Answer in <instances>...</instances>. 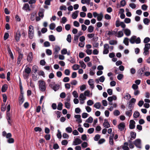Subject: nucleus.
Instances as JSON below:
<instances>
[{"instance_id": "nucleus-1", "label": "nucleus", "mask_w": 150, "mask_h": 150, "mask_svg": "<svg viewBox=\"0 0 150 150\" xmlns=\"http://www.w3.org/2000/svg\"><path fill=\"white\" fill-rule=\"evenodd\" d=\"M150 41V39L149 37L145 38L143 42L144 43H146L144 45V51L143 54L145 56L148 55L149 54V50L150 48V44L148 43Z\"/></svg>"}, {"instance_id": "nucleus-2", "label": "nucleus", "mask_w": 150, "mask_h": 150, "mask_svg": "<svg viewBox=\"0 0 150 150\" xmlns=\"http://www.w3.org/2000/svg\"><path fill=\"white\" fill-rule=\"evenodd\" d=\"M38 82L39 90L42 92H45L46 88L45 82L42 80H39Z\"/></svg>"}, {"instance_id": "nucleus-3", "label": "nucleus", "mask_w": 150, "mask_h": 150, "mask_svg": "<svg viewBox=\"0 0 150 150\" xmlns=\"http://www.w3.org/2000/svg\"><path fill=\"white\" fill-rule=\"evenodd\" d=\"M129 41L132 44H133L136 43L137 44H139L141 43V40L139 37L137 38L136 36H132L130 39Z\"/></svg>"}, {"instance_id": "nucleus-4", "label": "nucleus", "mask_w": 150, "mask_h": 150, "mask_svg": "<svg viewBox=\"0 0 150 150\" xmlns=\"http://www.w3.org/2000/svg\"><path fill=\"white\" fill-rule=\"evenodd\" d=\"M11 109V106L10 104L8 105L7 107V110L6 111V118L8 121V124L11 125V115L9 113Z\"/></svg>"}, {"instance_id": "nucleus-5", "label": "nucleus", "mask_w": 150, "mask_h": 150, "mask_svg": "<svg viewBox=\"0 0 150 150\" xmlns=\"http://www.w3.org/2000/svg\"><path fill=\"white\" fill-rule=\"evenodd\" d=\"M28 36L29 38L32 39H33L34 35V30L33 26L30 25L29 26Z\"/></svg>"}, {"instance_id": "nucleus-6", "label": "nucleus", "mask_w": 150, "mask_h": 150, "mask_svg": "<svg viewBox=\"0 0 150 150\" xmlns=\"http://www.w3.org/2000/svg\"><path fill=\"white\" fill-rule=\"evenodd\" d=\"M133 143L135 146L139 149H141V140L140 139H136L133 142Z\"/></svg>"}, {"instance_id": "nucleus-7", "label": "nucleus", "mask_w": 150, "mask_h": 150, "mask_svg": "<svg viewBox=\"0 0 150 150\" xmlns=\"http://www.w3.org/2000/svg\"><path fill=\"white\" fill-rule=\"evenodd\" d=\"M146 68H148L145 66L143 68H140L137 71V73L140 76H142V74L144 73Z\"/></svg>"}, {"instance_id": "nucleus-8", "label": "nucleus", "mask_w": 150, "mask_h": 150, "mask_svg": "<svg viewBox=\"0 0 150 150\" xmlns=\"http://www.w3.org/2000/svg\"><path fill=\"white\" fill-rule=\"evenodd\" d=\"M23 94V93L21 92L19 98V104L20 105H21L24 101Z\"/></svg>"}, {"instance_id": "nucleus-9", "label": "nucleus", "mask_w": 150, "mask_h": 150, "mask_svg": "<svg viewBox=\"0 0 150 150\" xmlns=\"http://www.w3.org/2000/svg\"><path fill=\"white\" fill-rule=\"evenodd\" d=\"M82 142V141L80 139L76 138L73 141L72 144L74 145H77L81 144Z\"/></svg>"}, {"instance_id": "nucleus-10", "label": "nucleus", "mask_w": 150, "mask_h": 150, "mask_svg": "<svg viewBox=\"0 0 150 150\" xmlns=\"http://www.w3.org/2000/svg\"><path fill=\"white\" fill-rule=\"evenodd\" d=\"M125 127V124L124 122L120 123L118 125V128L121 131L123 130Z\"/></svg>"}, {"instance_id": "nucleus-11", "label": "nucleus", "mask_w": 150, "mask_h": 150, "mask_svg": "<svg viewBox=\"0 0 150 150\" xmlns=\"http://www.w3.org/2000/svg\"><path fill=\"white\" fill-rule=\"evenodd\" d=\"M23 57V54L21 53H19L17 58V64L18 65L19 64Z\"/></svg>"}, {"instance_id": "nucleus-12", "label": "nucleus", "mask_w": 150, "mask_h": 150, "mask_svg": "<svg viewBox=\"0 0 150 150\" xmlns=\"http://www.w3.org/2000/svg\"><path fill=\"white\" fill-rule=\"evenodd\" d=\"M130 124L129 125V128L130 129H134L135 127V122L133 120H131L130 121Z\"/></svg>"}, {"instance_id": "nucleus-13", "label": "nucleus", "mask_w": 150, "mask_h": 150, "mask_svg": "<svg viewBox=\"0 0 150 150\" xmlns=\"http://www.w3.org/2000/svg\"><path fill=\"white\" fill-rule=\"evenodd\" d=\"M21 36V34L20 32L19 31H17L15 37V39L17 42H18L19 41Z\"/></svg>"}, {"instance_id": "nucleus-14", "label": "nucleus", "mask_w": 150, "mask_h": 150, "mask_svg": "<svg viewBox=\"0 0 150 150\" xmlns=\"http://www.w3.org/2000/svg\"><path fill=\"white\" fill-rule=\"evenodd\" d=\"M33 58V54L31 52H30L27 57V60L29 62H30L32 61Z\"/></svg>"}, {"instance_id": "nucleus-15", "label": "nucleus", "mask_w": 150, "mask_h": 150, "mask_svg": "<svg viewBox=\"0 0 150 150\" xmlns=\"http://www.w3.org/2000/svg\"><path fill=\"white\" fill-rule=\"evenodd\" d=\"M22 9L25 11H30V10L29 8V5L27 3L25 4L24 5L22 8Z\"/></svg>"}, {"instance_id": "nucleus-16", "label": "nucleus", "mask_w": 150, "mask_h": 150, "mask_svg": "<svg viewBox=\"0 0 150 150\" xmlns=\"http://www.w3.org/2000/svg\"><path fill=\"white\" fill-rule=\"evenodd\" d=\"M89 85L90 86L91 88L93 89L94 88V82L93 79H90L88 81Z\"/></svg>"}, {"instance_id": "nucleus-17", "label": "nucleus", "mask_w": 150, "mask_h": 150, "mask_svg": "<svg viewBox=\"0 0 150 150\" xmlns=\"http://www.w3.org/2000/svg\"><path fill=\"white\" fill-rule=\"evenodd\" d=\"M79 12L78 11H76L73 13L72 15V17L73 19H75L77 18L78 16Z\"/></svg>"}, {"instance_id": "nucleus-18", "label": "nucleus", "mask_w": 150, "mask_h": 150, "mask_svg": "<svg viewBox=\"0 0 150 150\" xmlns=\"http://www.w3.org/2000/svg\"><path fill=\"white\" fill-rule=\"evenodd\" d=\"M83 94L85 96H87L88 97L91 96L92 95V93H91L90 91L88 90H87L85 91Z\"/></svg>"}, {"instance_id": "nucleus-19", "label": "nucleus", "mask_w": 150, "mask_h": 150, "mask_svg": "<svg viewBox=\"0 0 150 150\" xmlns=\"http://www.w3.org/2000/svg\"><path fill=\"white\" fill-rule=\"evenodd\" d=\"M124 32L127 36H129L131 34L130 30L128 29H125L124 30Z\"/></svg>"}, {"instance_id": "nucleus-20", "label": "nucleus", "mask_w": 150, "mask_h": 150, "mask_svg": "<svg viewBox=\"0 0 150 150\" xmlns=\"http://www.w3.org/2000/svg\"><path fill=\"white\" fill-rule=\"evenodd\" d=\"M128 143L127 142H125L124 144V145L122 146V149L123 150H129V149L128 146Z\"/></svg>"}, {"instance_id": "nucleus-21", "label": "nucleus", "mask_w": 150, "mask_h": 150, "mask_svg": "<svg viewBox=\"0 0 150 150\" xmlns=\"http://www.w3.org/2000/svg\"><path fill=\"white\" fill-rule=\"evenodd\" d=\"M60 47L57 45H56L55 47V48L54 49V53L56 54H57L59 52L60 50Z\"/></svg>"}, {"instance_id": "nucleus-22", "label": "nucleus", "mask_w": 150, "mask_h": 150, "mask_svg": "<svg viewBox=\"0 0 150 150\" xmlns=\"http://www.w3.org/2000/svg\"><path fill=\"white\" fill-rule=\"evenodd\" d=\"M8 88V86L6 84L3 85L1 88V91L2 92H5Z\"/></svg>"}, {"instance_id": "nucleus-23", "label": "nucleus", "mask_w": 150, "mask_h": 150, "mask_svg": "<svg viewBox=\"0 0 150 150\" xmlns=\"http://www.w3.org/2000/svg\"><path fill=\"white\" fill-rule=\"evenodd\" d=\"M103 17V15L102 13H100L99 14L97 17V19L98 21H100L102 19Z\"/></svg>"}, {"instance_id": "nucleus-24", "label": "nucleus", "mask_w": 150, "mask_h": 150, "mask_svg": "<svg viewBox=\"0 0 150 150\" xmlns=\"http://www.w3.org/2000/svg\"><path fill=\"white\" fill-rule=\"evenodd\" d=\"M59 88V86L58 84H56L54 86L52 89L54 90V91H58Z\"/></svg>"}, {"instance_id": "nucleus-25", "label": "nucleus", "mask_w": 150, "mask_h": 150, "mask_svg": "<svg viewBox=\"0 0 150 150\" xmlns=\"http://www.w3.org/2000/svg\"><path fill=\"white\" fill-rule=\"evenodd\" d=\"M113 135L112 136H110L109 137V143L111 145H113Z\"/></svg>"}, {"instance_id": "nucleus-26", "label": "nucleus", "mask_w": 150, "mask_h": 150, "mask_svg": "<svg viewBox=\"0 0 150 150\" xmlns=\"http://www.w3.org/2000/svg\"><path fill=\"white\" fill-rule=\"evenodd\" d=\"M63 104L61 102H59L58 104L57 109L59 110H61L62 109Z\"/></svg>"}, {"instance_id": "nucleus-27", "label": "nucleus", "mask_w": 150, "mask_h": 150, "mask_svg": "<svg viewBox=\"0 0 150 150\" xmlns=\"http://www.w3.org/2000/svg\"><path fill=\"white\" fill-rule=\"evenodd\" d=\"M24 71L25 73L29 74L31 71V69L29 67H27L25 69Z\"/></svg>"}, {"instance_id": "nucleus-28", "label": "nucleus", "mask_w": 150, "mask_h": 150, "mask_svg": "<svg viewBox=\"0 0 150 150\" xmlns=\"http://www.w3.org/2000/svg\"><path fill=\"white\" fill-rule=\"evenodd\" d=\"M94 27L92 25H90L88 26V31L89 33H92L94 30Z\"/></svg>"}, {"instance_id": "nucleus-29", "label": "nucleus", "mask_w": 150, "mask_h": 150, "mask_svg": "<svg viewBox=\"0 0 150 150\" xmlns=\"http://www.w3.org/2000/svg\"><path fill=\"white\" fill-rule=\"evenodd\" d=\"M93 106L97 109H99L101 106V104L99 102L96 103L94 104L93 105Z\"/></svg>"}, {"instance_id": "nucleus-30", "label": "nucleus", "mask_w": 150, "mask_h": 150, "mask_svg": "<svg viewBox=\"0 0 150 150\" xmlns=\"http://www.w3.org/2000/svg\"><path fill=\"white\" fill-rule=\"evenodd\" d=\"M79 63L82 68H83L84 69H85L86 68V65L84 63L83 61H80L79 62Z\"/></svg>"}, {"instance_id": "nucleus-31", "label": "nucleus", "mask_w": 150, "mask_h": 150, "mask_svg": "<svg viewBox=\"0 0 150 150\" xmlns=\"http://www.w3.org/2000/svg\"><path fill=\"white\" fill-rule=\"evenodd\" d=\"M79 98H80V99H83V100H85L86 99V96H85L83 93H81L80 94Z\"/></svg>"}, {"instance_id": "nucleus-32", "label": "nucleus", "mask_w": 150, "mask_h": 150, "mask_svg": "<svg viewBox=\"0 0 150 150\" xmlns=\"http://www.w3.org/2000/svg\"><path fill=\"white\" fill-rule=\"evenodd\" d=\"M123 43L126 45H129V39L127 38H125L123 40Z\"/></svg>"}, {"instance_id": "nucleus-33", "label": "nucleus", "mask_w": 150, "mask_h": 150, "mask_svg": "<svg viewBox=\"0 0 150 150\" xmlns=\"http://www.w3.org/2000/svg\"><path fill=\"white\" fill-rule=\"evenodd\" d=\"M136 133L132 132L130 133L131 138L133 139H134L136 137Z\"/></svg>"}, {"instance_id": "nucleus-34", "label": "nucleus", "mask_w": 150, "mask_h": 150, "mask_svg": "<svg viewBox=\"0 0 150 150\" xmlns=\"http://www.w3.org/2000/svg\"><path fill=\"white\" fill-rule=\"evenodd\" d=\"M49 38L50 40L51 41H54L55 40V37L53 35H50L49 36Z\"/></svg>"}, {"instance_id": "nucleus-35", "label": "nucleus", "mask_w": 150, "mask_h": 150, "mask_svg": "<svg viewBox=\"0 0 150 150\" xmlns=\"http://www.w3.org/2000/svg\"><path fill=\"white\" fill-rule=\"evenodd\" d=\"M109 43L110 45H116L117 43V41L115 40H110L109 41Z\"/></svg>"}, {"instance_id": "nucleus-36", "label": "nucleus", "mask_w": 150, "mask_h": 150, "mask_svg": "<svg viewBox=\"0 0 150 150\" xmlns=\"http://www.w3.org/2000/svg\"><path fill=\"white\" fill-rule=\"evenodd\" d=\"M55 27V24L54 23H52L50 25V28L51 30H53Z\"/></svg>"}, {"instance_id": "nucleus-37", "label": "nucleus", "mask_w": 150, "mask_h": 150, "mask_svg": "<svg viewBox=\"0 0 150 150\" xmlns=\"http://www.w3.org/2000/svg\"><path fill=\"white\" fill-rule=\"evenodd\" d=\"M103 125L104 127L105 128H108L110 126V125L108 122H104L103 123Z\"/></svg>"}, {"instance_id": "nucleus-38", "label": "nucleus", "mask_w": 150, "mask_h": 150, "mask_svg": "<svg viewBox=\"0 0 150 150\" xmlns=\"http://www.w3.org/2000/svg\"><path fill=\"white\" fill-rule=\"evenodd\" d=\"M38 67L36 65H34L32 67V71L35 73L37 71Z\"/></svg>"}, {"instance_id": "nucleus-39", "label": "nucleus", "mask_w": 150, "mask_h": 150, "mask_svg": "<svg viewBox=\"0 0 150 150\" xmlns=\"http://www.w3.org/2000/svg\"><path fill=\"white\" fill-rule=\"evenodd\" d=\"M139 113L137 111H135L134 112L133 115L134 117L135 118H137L139 116Z\"/></svg>"}, {"instance_id": "nucleus-40", "label": "nucleus", "mask_w": 150, "mask_h": 150, "mask_svg": "<svg viewBox=\"0 0 150 150\" xmlns=\"http://www.w3.org/2000/svg\"><path fill=\"white\" fill-rule=\"evenodd\" d=\"M93 120V118L91 117H90L86 120V122L89 123H91L92 122Z\"/></svg>"}, {"instance_id": "nucleus-41", "label": "nucleus", "mask_w": 150, "mask_h": 150, "mask_svg": "<svg viewBox=\"0 0 150 150\" xmlns=\"http://www.w3.org/2000/svg\"><path fill=\"white\" fill-rule=\"evenodd\" d=\"M79 67V66L78 64H74L72 66V68L74 70H77Z\"/></svg>"}, {"instance_id": "nucleus-42", "label": "nucleus", "mask_w": 150, "mask_h": 150, "mask_svg": "<svg viewBox=\"0 0 150 150\" xmlns=\"http://www.w3.org/2000/svg\"><path fill=\"white\" fill-rule=\"evenodd\" d=\"M71 35L70 34L68 35L67 36V40L70 43L71 42Z\"/></svg>"}, {"instance_id": "nucleus-43", "label": "nucleus", "mask_w": 150, "mask_h": 150, "mask_svg": "<svg viewBox=\"0 0 150 150\" xmlns=\"http://www.w3.org/2000/svg\"><path fill=\"white\" fill-rule=\"evenodd\" d=\"M120 112L117 110H115L113 112V114L115 116H117L120 115Z\"/></svg>"}, {"instance_id": "nucleus-44", "label": "nucleus", "mask_w": 150, "mask_h": 150, "mask_svg": "<svg viewBox=\"0 0 150 150\" xmlns=\"http://www.w3.org/2000/svg\"><path fill=\"white\" fill-rule=\"evenodd\" d=\"M149 22V19L147 18H144L143 20V22L145 25H148Z\"/></svg>"}, {"instance_id": "nucleus-45", "label": "nucleus", "mask_w": 150, "mask_h": 150, "mask_svg": "<svg viewBox=\"0 0 150 150\" xmlns=\"http://www.w3.org/2000/svg\"><path fill=\"white\" fill-rule=\"evenodd\" d=\"M7 142L8 143H13L14 142V139L13 138H11L8 139Z\"/></svg>"}, {"instance_id": "nucleus-46", "label": "nucleus", "mask_w": 150, "mask_h": 150, "mask_svg": "<svg viewBox=\"0 0 150 150\" xmlns=\"http://www.w3.org/2000/svg\"><path fill=\"white\" fill-rule=\"evenodd\" d=\"M65 107L68 109H69L70 108V102H65Z\"/></svg>"}, {"instance_id": "nucleus-47", "label": "nucleus", "mask_w": 150, "mask_h": 150, "mask_svg": "<svg viewBox=\"0 0 150 150\" xmlns=\"http://www.w3.org/2000/svg\"><path fill=\"white\" fill-rule=\"evenodd\" d=\"M66 131L68 133H71L72 132V130L71 127H68L66 128Z\"/></svg>"}, {"instance_id": "nucleus-48", "label": "nucleus", "mask_w": 150, "mask_h": 150, "mask_svg": "<svg viewBox=\"0 0 150 150\" xmlns=\"http://www.w3.org/2000/svg\"><path fill=\"white\" fill-rule=\"evenodd\" d=\"M117 33V31H108V33H107L108 35H115Z\"/></svg>"}, {"instance_id": "nucleus-49", "label": "nucleus", "mask_w": 150, "mask_h": 150, "mask_svg": "<svg viewBox=\"0 0 150 150\" xmlns=\"http://www.w3.org/2000/svg\"><path fill=\"white\" fill-rule=\"evenodd\" d=\"M36 14V13H33L31 14L30 19L32 21H34L35 20L34 16Z\"/></svg>"}, {"instance_id": "nucleus-50", "label": "nucleus", "mask_w": 150, "mask_h": 150, "mask_svg": "<svg viewBox=\"0 0 150 150\" xmlns=\"http://www.w3.org/2000/svg\"><path fill=\"white\" fill-rule=\"evenodd\" d=\"M72 94L74 97L75 98H77L79 96L78 94L76 91H74L72 92Z\"/></svg>"}, {"instance_id": "nucleus-51", "label": "nucleus", "mask_w": 150, "mask_h": 150, "mask_svg": "<svg viewBox=\"0 0 150 150\" xmlns=\"http://www.w3.org/2000/svg\"><path fill=\"white\" fill-rule=\"evenodd\" d=\"M88 144L86 142H84L81 144V146L82 148H86L88 146Z\"/></svg>"}, {"instance_id": "nucleus-52", "label": "nucleus", "mask_w": 150, "mask_h": 150, "mask_svg": "<svg viewBox=\"0 0 150 150\" xmlns=\"http://www.w3.org/2000/svg\"><path fill=\"white\" fill-rule=\"evenodd\" d=\"M56 30L57 31L59 32H60L62 31V27L61 26H58L56 28Z\"/></svg>"}, {"instance_id": "nucleus-53", "label": "nucleus", "mask_w": 150, "mask_h": 150, "mask_svg": "<svg viewBox=\"0 0 150 150\" xmlns=\"http://www.w3.org/2000/svg\"><path fill=\"white\" fill-rule=\"evenodd\" d=\"M34 130L36 132H41L42 131V129L40 127H37L34 128Z\"/></svg>"}, {"instance_id": "nucleus-54", "label": "nucleus", "mask_w": 150, "mask_h": 150, "mask_svg": "<svg viewBox=\"0 0 150 150\" xmlns=\"http://www.w3.org/2000/svg\"><path fill=\"white\" fill-rule=\"evenodd\" d=\"M132 88L134 90H135L138 89V86L135 84H133L132 86Z\"/></svg>"}, {"instance_id": "nucleus-55", "label": "nucleus", "mask_w": 150, "mask_h": 150, "mask_svg": "<svg viewBox=\"0 0 150 150\" xmlns=\"http://www.w3.org/2000/svg\"><path fill=\"white\" fill-rule=\"evenodd\" d=\"M79 38V37L78 36H77V35H75L74 36V41H73L74 42V43L77 42L78 41Z\"/></svg>"}, {"instance_id": "nucleus-56", "label": "nucleus", "mask_w": 150, "mask_h": 150, "mask_svg": "<svg viewBox=\"0 0 150 150\" xmlns=\"http://www.w3.org/2000/svg\"><path fill=\"white\" fill-rule=\"evenodd\" d=\"M94 129L93 128H90L88 130L87 132L90 134L92 133L94 131Z\"/></svg>"}, {"instance_id": "nucleus-57", "label": "nucleus", "mask_w": 150, "mask_h": 150, "mask_svg": "<svg viewBox=\"0 0 150 150\" xmlns=\"http://www.w3.org/2000/svg\"><path fill=\"white\" fill-rule=\"evenodd\" d=\"M93 104V102L91 100H89L87 102V105H88L91 106Z\"/></svg>"}, {"instance_id": "nucleus-58", "label": "nucleus", "mask_w": 150, "mask_h": 150, "mask_svg": "<svg viewBox=\"0 0 150 150\" xmlns=\"http://www.w3.org/2000/svg\"><path fill=\"white\" fill-rule=\"evenodd\" d=\"M58 133L57 134V136L59 139H61L62 137L61 132L59 129L58 130Z\"/></svg>"}, {"instance_id": "nucleus-59", "label": "nucleus", "mask_w": 150, "mask_h": 150, "mask_svg": "<svg viewBox=\"0 0 150 150\" xmlns=\"http://www.w3.org/2000/svg\"><path fill=\"white\" fill-rule=\"evenodd\" d=\"M123 75L122 74H119L117 75V78L118 80H121L123 78Z\"/></svg>"}, {"instance_id": "nucleus-60", "label": "nucleus", "mask_w": 150, "mask_h": 150, "mask_svg": "<svg viewBox=\"0 0 150 150\" xmlns=\"http://www.w3.org/2000/svg\"><path fill=\"white\" fill-rule=\"evenodd\" d=\"M124 21L126 23H129L131 22V19L129 18H126L125 19Z\"/></svg>"}, {"instance_id": "nucleus-61", "label": "nucleus", "mask_w": 150, "mask_h": 150, "mask_svg": "<svg viewBox=\"0 0 150 150\" xmlns=\"http://www.w3.org/2000/svg\"><path fill=\"white\" fill-rule=\"evenodd\" d=\"M86 89V86L85 85H83L80 86V90L81 91H83Z\"/></svg>"}, {"instance_id": "nucleus-62", "label": "nucleus", "mask_w": 150, "mask_h": 150, "mask_svg": "<svg viewBox=\"0 0 150 150\" xmlns=\"http://www.w3.org/2000/svg\"><path fill=\"white\" fill-rule=\"evenodd\" d=\"M126 4V2L125 0H122L120 1V5L122 7L125 6Z\"/></svg>"}, {"instance_id": "nucleus-63", "label": "nucleus", "mask_w": 150, "mask_h": 150, "mask_svg": "<svg viewBox=\"0 0 150 150\" xmlns=\"http://www.w3.org/2000/svg\"><path fill=\"white\" fill-rule=\"evenodd\" d=\"M70 79L69 77H65L63 80V81L64 82H67L69 81Z\"/></svg>"}, {"instance_id": "nucleus-64", "label": "nucleus", "mask_w": 150, "mask_h": 150, "mask_svg": "<svg viewBox=\"0 0 150 150\" xmlns=\"http://www.w3.org/2000/svg\"><path fill=\"white\" fill-rule=\"evenodd\" d=\"M100 138V136L98 134L96 135L94 137V139L95 141H98Z\"/></svg>"}]
</instances>
